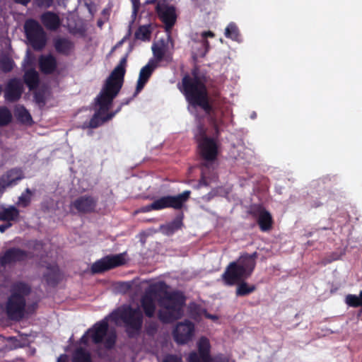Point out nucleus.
<instances>
[{
    "mask_svg": "<svg viewBox=\"0 0 362 362\" xmlns=\"http://www.w3.org/2000/svg\"><path fill=\"white\" fill-rule=\"evenodd\" d=\"M24 79L28 86L33 89L38 83V74L34 69L28 70L25 74Z\"/></svg>",
    "mask_w": 362,
    "mask_h": 362,
    "instance_id": "obj_25",
    "label": "nucleus"
},
{
    "mask_svg": "<svg viewBox=\"0 0 362 362\" xmlns=\"http://www.w3.org/2000/svg\"><path fill=\"white\" fill-rule=\"evenodd\" d=\"M124 254L107 256L93 264L91 270L93 273H100L125 263Z\"/></svg>",
    "mask_w": 362,
    "mask_h": 362,
    "instance_id": "obj_12",
    "label": "nucleus"
},
{
    "mask_svg": "<svg viewBox=\"0 0 362 362\" xmlns=\"http://www.w3.org/2000/svg\"><path fill=\"white\" fill-rule=\"evenodd\" d=\"M41 21L49 30H55L61 25V21L57 14L51 11L43 13L41 16Z\"/></svg>",
    "mask_w": 362,
    "mask_h": 362,
    "instance_id": "obj_21",
    "label": "nucleus"
},
{
    "mask_svg": "<svg viewBox=\"0 0 362 362\" xmlns=\"http://www.w3.org/2000/svg\"><path fill=\"white\" fill-rule=\"evenodd\" d=\"M206 173L203 170L202 171V177L201 184L207 185V182L206 180Z\"/></svg>",
    "mask_w": 362,
    "mask_h": 362,
    "instance_id": "obj_41",
    "label": "nucleus"
},
{
    "mask_svg": "<svg viewBox=\"0 0 362 362\" xmlns=\"http://www.w3.org/2000/svg\"><path fill=\"white\" fill-rule=\"evenodd\" d=\"M142 318V313L139 308L122 306L104 320L89 329L81 337V344L88 345L90 339L95 344L103 343L107 348H110L115 344L116 334L115 332L107 331V321H112L116 325L124 323L129 334L134 335L141 329Z\"/></svg>",
    "mask_w": 362,
    "mask_h": 362,
    "instance_id": "obj_1",
    "label": "nucleus"
},
{
    "mask_svg": "<svg viewBox=\"0 0 362 362\" xmlns=\"http://www.w3.org/2000/svg\"><path fill=\"white\" fill-rule=\"evenodd\" d=\"M68 361H69V359H68V356L66 355H61L57 359V362H68Z\"/></svg>",
    "mask_w": 362,
    "mask_h": 362,
    "instance_id": "obj_40",
    "label": "nucleus"
},
{
    "mask_svg": "<svg viewBox=\"0 0 362 362\" xmlns=\"http://www.w3.org/2000/svg\"><path fill=\"white\" fill-rule=\"evenodd\" d=\"M194 136L202 156L207 160H214L217 155V144L214 139L206 136L205 130L200 124L194 130Z\"/></svg>",
    "mask_w": 362,
    "mask_h": 362,
    "instance_id": "obj_8",
    "label": "nucleus"
},
{
    "mask_svg": "<svg viewBox=\"0 0 362 362\" xmlns=\"http://www.w3.org/2000/svg\"><path fill=\"white\" fill-rule=\"evenodd\" d=\"M256 257V252L246 254L240 257L237 261L230 263L222 274L225 284L232 286L248 278L255 267Z\"/></svg>",
    "mask_w": 362,
    "mask_h": 362,
    "instance_id": "obj_5",
    "label": "nucleus"
},
{
    "mask_svg": "<svg viewBox=\"0 0 362 362\" xmlns=\"http://www.w3.org/2000/svg\"><path fill=\"white\" fill-rule=\"evenodd\" d=\"M40 67L44 73H51L56 68V60L50 54L42 55L39 60Z\"/></svg>",
    "mask_w": 362,
    "mask_h": 362,
    "instance_id": "obj_22",
    "label": "nucleus"
},
{
    "mask_svg": "<svg viewBox=\"0 0 362 362\" xmlns=\"http://www.w3.org/2000/svg\"><path fill=\"white\" fill-rule=\"evenodd\" d=\"M11 226V224H4L0 226V231L4 232L8 228Z\"/></svg>",
    "mask_w": 362,
    "mask_h": 362,
    "instance_id": "obj_42",
    "label": "nucleus"
},
{
    "mask_svg": "<svg viewBox=\"0 0 362 362\" xmlns=\"http://www.w3.org/2000/svg\"><path fill=\"white\" fill-rule=\"evenodd\" d=\"M23 90V84L21 81L13 78L6 85L4 97L8 101H16L21 98Z\"/></svg>",
    "mask_w": 362,
    "mask_h": 362,
    "instance_id": "obj_15",
    "label": "nucleus"
},
{
    "mask_svg": "<svg viewBox=\"0 0 362 362\" xmlns=\"http://www.w3.org/2000/svg\"><path fill=\"white\" fill-rule=\"evenodd\" d=\"M225 36L233 40L239 41L240 34L237 25L234 23H230L225 30Z\"/></svg>",
    "mask_w": 362,
    "mask_h": 362,
    "instance_id": "obj_28",
    "label": "nucleus"
},
{
    "mask_svg": "<svg viewBox=\"0 0 362 362\" xmlns=\"http://www.w3.org/2000/svg\"><path fill=\"white\" fill-rule=\"evenodd\" d=\"M73 362H90L89 353L82 347L78 348L73 356Z\"/></svg>",
    "mask_w": 362,
    "mask_h": 362,
    "instance_id": "obj_29",
    "label": "nucleus"
},
{
    "mask_svg": "<svg viewBox=\"0 0 362 362\" xmlns=\"http://www.w3.org/2000/svg\"><path fill=\"white\" fill-rule=\"evenodd\" d=\"M23 175L20 170H11L6 174L4 175L0 181V189L6 187L15 185L16 182L21 180Z\"/></svg>",
    "mask_w": 362,
    "mask_h": 362,
    "instance_id": "obj_19",
    "label": "nucleus"
},
{
    "mask_svg": "<svg viewBox=\"0 0 362 362\" xmlns=\"http://www.w3.org/2000/svg\"><path fill=\"white\" fill-rule=\"evenodd\" d=\"M180 90L185 95L189 106L201 107L206 112L209 113L211 110V105L209 103V98L206 89L203 82L197 77L191 78L186 76L182 81V86H180Z\"/></svg>",
    "mask_w": 362,
    "mask_h": 362,
    "instance_id": "obj_4",
    "label": "nucleus"
},
{
    "mask_svg": "<svg viewBox=\"0 0 362 362\" xmlns=\"http://www.w3.org/2000/svg\"><path fill=\"white\" fill-rule=\"evenodd\" d=\"M157 12L158 16L165 23L168 30L170 29L175 24L177 18L175 8L166 4L165 1H159L158 3Z\"/></svg>",
    "mask_w": 362,
    "mask_h": 362,
    "instance_id": "obj_13",
    "label": "nucleus"
},
{
    "mask_svg": "<svg viewBox=\"0 0 362 362\" xmlns=\"http://www.w3.org/2000/svg\"><path fill=\"white\" fill-rule=\"evenodd\" d=\"M14 66L13 62L6 56L0 57V70L8 72L10 71Z\"/></svg>",
    "mask_w": 362,
    "mask_h": 362,
    "instance_id": "obj_30",
    "label": "nucleus"
},
{
    "mask_svg": "<svg viewBox=\"0 0 362 362\" xmlns=\"http://www.w3.org/2000/svg\"><path fill=\"white\" fill-rule=\"evenodd\" d=\"M15 1L18 3L22 4L23 5H26L30 1V0H15Z\"/></svg>",
    "mask_w": 362,
    "mask_h": 362,
    "instance_id": "obj_44",
    "label": "nucleus"
},
{
    "mask_svg": "<svg viewBox=\"0 0 362 362\" xmlns=\"http://www.w3.org/2000/svg\"><path fill=\"white\" fill-rule=\"evenodd\" d=\"M14 114L18 119H19L21 122L27 124H31V116L24 107L17 105L15 108Z\"/></svg>",
    "mask_w": 362,
    "mask_h": 362,
    "instance_id": "obj_24",
    "label": "nucleus"
},
{
    "mask_svg": "<svg viewBox=\"0 0 362 362\" xmlns=\"http://www.w3.org/2000/svg\"><path fill=\"white\" fill-rule=\"evenodd\" d=\"M255 288H256L254 285H250L243 280L238 283L235 293L237 296H244L252 293Z\"/></svg>",
    "mask_w": 362,
    "mask_h": 362,
    "instance_id": "obj_26",
    "label": "nucleus"
},
{
    "mask_svg": "<svg viewBox=\"0 0 362 362\" xmlns=\"http://www.w3.org/2000/svg\"><path fill=\"white\" fill-rule=\"evenodd\" d=\"M151 204L146 206L143 209V211H149L151 210H155L153 208L150 207Z\"/></svg>",
    "mask_w": 362,
    "mask_h": 362,
    "instance_id": "obj_43",
    "label": "nucleus"
},
{
    "mask_svg": "<svg viewBox=\"0 0 362 362\" xmlns=\"http://www.w3.org/2000/svg\"><path fill=\"white\" fill-rule=\"evenodd\" d=\"M214 34L211 31H205L202 33V40L200 42H194L192 45L193 54L196 57H204L208 50L209 42L205 40L206 37H213Z\"/></svg>",
    "mask_w": 362,
    "mask_h": 362,
    "instance_id": "obj_16",
    "label": "nucleus"
},
{
    "mask_svg": "<svg viewBox=\"0 0 362 362\" xmlns=\"http://www.w3.org/2000/svg\"><path fill=\"white\" fill-rule=\"evenodd\" d=\"M95 206V201L89 197H82L77 199L71 204V209L78 212L86 213L92 211Z\"/></svg>",
    "mask_w": 362,
    "mask_h": 362,
    "instance_id": "obj_17",
    "label": "nucleus"
},
{
    "mask_svg": "<svg viewBox=\"0 0 362 362\" xmlns=\"http://www.w3.org/2000/svg\"><path fill=\"white\" fill-rule=\"evenodd\" d=\"M32 193L29 189H26L25 192H23L18 198L17 204L19 206L25 207L27 206L31 200Z\"/></svg>",
    "mask_w": 362,
    "mask_h": 362,
    "instance_id": "obj_31",
    "label": "nucleus"
},
{
    "mask_svg": "<svg viewBox=\"0 0 362 362\" xmlns=\"http://www.w3.org/2000/svg\"><path fill=\"white\" fill-rule=\"evenodd\" d=\"M194 329V325L189 321L177 324L173 332L175 341L181 344L187 343L192 338Z\"/></svg>",
    "mask_w": 362,
    "mask_h": 362,
    "instance_id": "obj_14",
    "label": "nucleus"
},
{
    "mask_svg": "<svg viewBox=\"0 0 362 362\" xmlns=\"http://www.w3.org/2000/svg\"><path fill=\"white\" fill-rule=\"evenodd\" d=\"M11 117V113L6 107H0V126L8 124Z\"/></svg>",
    "mask_w": 362,
    "mask_h": 362,
    "instance_id": "obj_32",
    "label": "nucleus"
},
{
    "mask_svg": "<svg viewBox=\"0 0 362 362\" xmlns=\"http://www.w3.org/2000/svg\"><path fill=\"white\" fill-rule=\"evenodd\" d=\"M152 50L154 58L149 60L148 64L140 70L136 88V93H139L143 89L153 70L163 59L166 52V47L163 41H160L152 46Z\"/></svg>",
    "mask_w": 362,
    "mask_h": 362,
    "instance_id": "obj_7",
    "label": "nucleus"
},
{
    "mask_svg": "<svg viewBox=\"0 0 362 362\" xmlns=\"http://www.w3.org/2000/svg\"><path fill=\"white\" fill-rule=\"evenodd\" d=\"M199 356L192 352L188 357L189 362H229L228 358L222 356L211 358L209 356L210 344L206 338L202 337L198 342Z\"/></svg>",
    "mask_w": 362,
    "mask_h": 362,
    "instance_id": "obj_10",
    "label": "nucleus"
},
{
    "mask_svg": "<svg viewBox=\"0 0 362 362\" xmlns=\"http://www.w3.org/2000/svg\"><path fill=\"white\" fill-rule=\"evenodd\" d=\"M151 30L148 26L144 25L139 28L136 33L138 39L146 40L150 38Z\"/></svg>",
    "mask_w": 362,
    "mask_h": 362,
    "instance_id": "obj_33",
    "label": "nucleus"
},
{
    "mask_svg": "<svg viewBox=\"0 0 362 362\" xmlns=\"http://www.w3.org/2000/svg\"><path fill=\"white\" fill-rule=\"evenodd\" d=\"M132 5H133V14L136 15L139 5V0H132Z\"/></svg>",
    "mask_w": 362,
    "mask_h": 362,
    "instance_id": "obj_39",
    "label": "nucleus"
},
{
    "mask_svg": "<svg viewBox=\"0 0 362 362\" xmlns=\"http://www.w3.org/2000/svg\"><path fill=\"white\" fill-rule=\"evenodd\" d=\"M197 314L199 316L204 315L206 318H209L214 322H216L218 320V317L217 315L209 314L204 309H199Z\"/></svg>",
    "mask_w": 362,
    "mask_h": 362,
    "instance_id": "obj_36",
    "label": "nucleus"
},
{
    "mask_svg": "<svg viewBox=\"0 0 362 362\" xmlns=\"http://www.w3.org/2000/svg\"><path fill=\"white\" fill-rule=\"evenodd\" d=\"M39 6L49 8L52 6L53 0H37Z\"/></svg>",
    "mask_w": 362,
    "mask_h": 362,
    "instance_id": "obj_37",
    "label": "nucleus"
},
{
    "mask_svg": "<svg viewBox=\"0 0 362 362\" xmlns=\"http://www.w3.org/2000/svg\"><path fill=\"white\" fill-rule=\"evenodd\" d=\"M19 216L18 210L13 206H0V220L11 221H15Z\"/></svg>",
    "mask_w": 362,
    "mask_h": 362,
    "instance_id": "obj_23",
    "label": "nucleus"
},
{
    "mask_svg": "<svg viewBox=\"0 0 362 362\" xmlns=\"http://www.w3.org/2000/svg\"><path fill=\"white\" fill-rule=\"evenodd\" d=\"M189 195L190 191L187 190L177 196L163 197L151 204L150 207L153 208L155 210H160L168 207H172L176 209H180L184 203L187 201Z\"/></svg>",
    "mask_w": 362,
    "mask_h": 362,
    "instance_id": "obj_11",
    "label": "nucleus"
},
{
    "mask_svg": "<svg viewBox=\"0 0 362 362\" xmlns=\"http://www.w3.org/2000/svg\"><path fill=\"white\" fill-rule=\"evenodd\" d=\"M359 296H360L361 304V306H362V291H361Z\"/></svg>",
    "mask_w": 362,
    "mask_h": 362,
    "instance_id": "obj_45",
    "label": "nucleus"
},
{
    "mask_svg": "<svg viewBox=\"0 0 362 362\" xmlns=\"http://www.w3.org/2000/svg\"><path fill=\"white\" fill-rule=\"evenodd\" d=\"M165 288V284L162 282L151 285L141 303L146 315L151 317L158 301L159 319L163 322H171L182 316L185 298L180 292H168Z\"/></svg>",
    "mask_w": 362,
    "mask_h": 362,
    "instance_id": "obj_2",
    "label": "nucleus"
},
{
    "mask_svg": "<svg viewBox=\"0 0 362 362\" xmlns=\"http://www.w3.org/2000/svg\"><path fill=\"white\" fill-rule=\"evenodd\" d=\"M258 224L262 231L270 230L272 225V218L270 213L265 209L259 207L255 212Z\"/></svg>",
    "mask_w": 362,
    "mask_h": 362,
    "instance_id": "obj_20",
    "label": "nucleus"
},
{
    "mask_svg": "<svg viewBox=\"0 0 362 362\" xmlns=\"http://www.w3.org/2000/svg\"><path fill=\"white\" fill-rule=\"evenodd\" d=\"M182 220L177 218V219L174 220L173 222H171L170 223L163 226L160 228V229L164 234H165L167 235H170L173 234L175 231L180 229L182 226Z\"/></svg>",
    "mask_w": 362,
    "mask_h": 362,
    "instance_id": "obj_27",
    "label": "nucleus"
},
{
    "mask_svg": "<svg viewBox=\"0 0 362 362\" xmlns=\"http://www.w3.org/2000/svg\"><path fill=\"white\" fill-rule=\"evenodd\" d=\"M24 28L30 43L35 49H40L45 45V33L37 21L34 20L26 21Z\"/></svg>",
    "mask_w": 362,
    "mask_h": 362,
    "instance_id": "obj_9",
    "label": "nucleus"
},
{
    "mask_svg": "<svg viewBox=\"0 0 362 362\" xmlns=\"http://www.w3.org/2000/svg\"><path fill=\"white\" fill-rule=\"evenodd\" d=\"M163 362H182L181 358L175 356H168L165 358Z\"/></svg>",
    "mask_w": 362,
    "mask_h": 362,
    "instance_id": "obj_38",
    "label": "nucleus"
},
{
    "mask_svg": "<svg viewBox=\"0 0 362 362\" xmlns=\"http://www.w3.org/2000/svg\"><path fill=\"white\" fill-rule=\"evenodd\" d=\"M126 64L127 59L124 57L106 80L100 94L95 98L98 110L89 122V127L95 128L114 116V114L106 113L122 86Z\"/></svg>",
    "mask_w": 362,
    "mask_h": 362,
    "instance_id": "obj_3",
    "label": "nucleus"
},
{
    "mask_svg": "<svg viewBox=\"0 0 362 362\" xmlns=\"http://www.w3.org/2000/svg\"><path fill=\"white\" fill-rule=\"evenodd\" d=\"M27 257V255L20 249H11L8 250L0 259L2 266H6L18 261H21Z\"/></svg>",
    "mask_w": 362,
    "mask_h": 362,
    "instance_id": "obj_18",
    "label": "nucleus"
},
{
    "mask_svg": "<svg viewBox=\"0 0 362 362\" xmlns=\"http://www.w3.org/2000/svg\"><path fill=\"white\" fill-rule=\"evenodd\" d=\"M346 303L351 307H358L361 306L360 296H357L356 295L349 294L346 297Z\"/></svg>",
    "mask_w": 362,
    "mask_h": 362,
    "instance_id": "obj_35",
    "label": "nucleus"
},
{
    "mask_svg": "<svg viewBox=\"0 0 362 362\" xmlns=\"http://www.w3.org/2000/svg\"><path fill=\"white\" fill-rule=\"evenodd\" d=\"M29 291V287L24 284H18L13 286L6 305V313L10 318L18 320L23 316L25 305V296Z\"/></svg>",
    "mask_w": 362,
    "mask_h": 362,
    "instance_id": "obj_6",
    "label": "nucleus"
},
{
    "mask_svg": "<svg viewBox=\"0 0 362 362\" xmlns=\"http://www.w3.org/2000/svg\"><path fill=\"white\" fill-rule=\"evenodd\" d=\"M55 47L59 52L66 53L70 48V43L64 39H59L56 41Z\"/></svg>",
    "mask_w": 362,
    "mask_h": 362,
    "instance_id": "obj_34",
    "label": "nucleus"
}]
</instances>
